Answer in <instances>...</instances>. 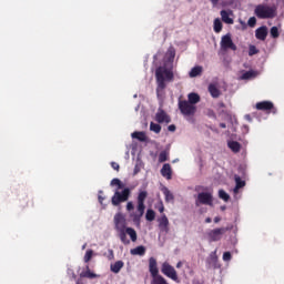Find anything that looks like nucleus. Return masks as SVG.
<instances>
[{"label": "nucleus", "mask_w": 284, "mask_h": 284, "mask_svg": "<svg viewBox=\"0 0 284 284\" xmlns=\"http://www.w3.org/2000/svg\"><path fill=\"white\" fill-rule=\"evenodd\" d=\"M219 197L225 202L230 201V194H227V192H225L224 190L219 191Z\"/></svg>", "instance_id": "e433bc0d"}, {"label": "nucleus", "mask_w": 284, "mask_h": 284, "mask_svg": "<svg viewBox=\"0 0 284 284\" xmlns=\"http://www.w3.org/2000/svg\"><path fill=\"white\" fill-rule=\"evenodd\" d=\"M115 230L119 232L125 230V215L122 213H116L113 217Z\"/></svg>", "instance_id": "f8f14e48"}, {"label": "nucleus", "mask_w": 284, "mask_h": 284, "mask_svg": "<svg viewBox=\"0 0 284 284\" xmlns=\"http://www.w3.org/2000/svg\"><path fill=\"white\" fill-rule=\"evenodd\" d=\"M235 192L236 190H241V187H245V181L241 180V178H235Z\"/></svg>", "instance_id": "72a5a7b5"}, {"label": "nucleus", "mask_w": 284, "mask_h": 284, "mask_svg": "<svg viewBox=\"0 0 284 284\" xmlns=\"http://www.w3.org/2000/svg\"><path fill=\"white\" fill-rule=\"evenodd\" d=\"M201 74H203V67L196 65V67L191 69L190 73H189V77L191 79H194L196 77H201Z\"/></svg>", "instance_id": "a211bd4d"}, {"label": "nucleus", "mask_w": 284, "mask_h": 284, "mask_svg": "<svg viewBox=\"0 0 284 284\" xmlns=\"http://www.w3.org/2000/svg\"><path fill=\"white\" fill-rule=\"evenodd\" d=\"M221 48L222 50H233V52H236L237 50L236 44H234V41H232L231 34L222 37Z\"/></svg>", "instance_id": "9d476101"}, {"label": "nucleus", "mask_w": 284, "mask_h": 284, "mask_svg": "<svg viewBox=\"0 0 284 284\" xmlns=\"http://www.w3.org/2000/svg\"><path fill=\"white\" fill-rule=\"evenodd\" d=\"M98 199H99V203H101V204H103V201H105V197H103L101 195H99Z\"/></svg>", "instance_id": "09e8293b"}, {"label": "nucleus", "mask_w": 284, "mask_h": 284, "mask_svg": "<svg viewBox=\"0 0 284 284\" xmlns=\"http://www.w3.org/2000/svg\"><path fill=\"white\" fill-rule=\"evenodd\" d=\"M213 30L219 34L223 30V22H221V19L216 18L213 22Z\"/></svg>", "instance_id": "bb28decb"}, {"label": "nucleus", "mask_w": 284, "mask_h": 284, "mask_svg": "<svg viewBox=\"0 0 284 284\" xmlns=\"http://www.w3.org/2000/svg\"><path fill=\"white\" fill-rule=\"evenodd\" d=\"M132 139H136L138 141H141L142 143L148 141V135H145V132L143 131H135L131 134Z\"/></svg>", "instance_id": "aec40b11"}, {"label": "nucleus", "mask_w": 284, "mask_h": 284, "mask_svg": "<svg viewBox=\"0 0 284 284\" xmlns=\"http://www.w3.org/2000/svg\"><path fill=\"white\" fill-rule=\"evenodd\" d=\"M168 151H162L159 155V163H165V161H168Z\"/></svg>", "instance_id": "4c0bfd02"}, {"label": "nucleus", "mask_w": 284, "mask_h": 284, "mask_svg": "<svg viewBox=\"0 0 284 284\" xmlns=\"http://www.w3.org/2000/svg\"><path fill=\"white\" fill-rule=\"evenodd\" d=\"M270 34L272 39H278L281 37V32L278 31V27H272L270 30Z\"/></svg>", "instance_id": "2f4dec72"}, {"label": "nucleus", "mask_w": 284, "mask_h": 284, "mask_svg": "<svg viewBox=\"0 0 284 284\" xmlns=\"http://www.w3.org/2000/svg\"><path fill=\"white\" fill-rule=\"evenodd\" d=\"M254 54H258V49L255 45H250L248 48V57H254Z\"/></svg>", "instance_id": "a19ab883"}, {"label": "nucleus", "mask_w": 284, "mask_h": 284, "mask_svg": "<svg viewBox=\"0 0 284 284\" xmlns=\"http://www.w3.org/2000/svg\"><path fill=\"white\" fill-rule=\"evenodd\" d=\"M179 110L184 116H194L196 114V105L191 104L187 100L179 102Z\"/></svg>", "instance_id": "0eeeda50"}, {"label": "nucleus", "mask_w": 284, "mask_h": 284, "mask_svg": "<svg viewBox=\"0 0 284 284\" xmlns=\"http://www.w3.org/2000/svg\"><path fill=\"white\" fill-rule=\"evenodd\" d=\"M169 132H176V125L171 124L168 126Z\"/></svg>", "instance_id": "de8ad7c7"}, {"label": "nucleus", "mask_w": 284, "mask_h": 284, "mask_svg": "<svg viewBox=\"0 0 284 284\" xmlns=\"http://www.w3.org/2000/svg\"><path fill=\"white\" fill-rule=\"evenodd\" d=\"M162 274L166 276L168 278H171V281H174L175 283H181L179 280V274L176 273V268L172 266L170 263L164 262L161 267Z\"/></svg>", "instance_id": "423d86ee"}, {"label": "nucleus", "mask_w": 284, "mask_h": 284, "mask_svg": "<svg viewBox=\"0 0 284 284\" xmlns=\"http://www.w3.org/2000/svg\"><path fill=\"white\" fill-rule=\"evenodd\" d=\"M214 223H221V217L215 216V217H214Z\"/></svg>", "instance_id": "3c124183"}, {"label": "nucleus", "mask_w": 284, "mask_h": 284, "mask_svg": "<svg viewBox=\"0 0 284 284\" xmlns=\"http://www.w3.org/2000/svg\"><path fill=\"white\" fill-rule=\"evenodd\" d=\"M227 146L230 148V150H232V152H234L235 154L241 152V143H239L237 141H231L227 143Z\"/></svg>", "instance_id": "393cba45"}, {"label": "nucleus", "mask_w": 284, "mask_h": 284, "mask_svg": "<svg viewBox=\"0 0 284 284\" xmlns=\"http://www.w3.org/2000/svg\"><path fill=\"white\" fill-rule=\"evenodd\" d=\"M149 272H150L152 278H154L156 276H161V274H159V265L156 263V258H154V257L149 258Z\"/></svg>", "instance_id": "ddd939ff"}, {"label": "nucleus", "mask_w": 284, "mask_h": 284, "mask_svg": "<svg viewBox=\"0 0 284 284\" xmlns=\"http://www.w3.org/2000/svg\"><path fill=\"white\" fill-rule=\"evenodd\" d=\"M209 92L213 99H219L221 97V90H219L216 84H210Z\"/></svg>", "instance_id": "6ab92c4d"}, {"label": "nucleus", "mask_w": 284, "mask_h": 284, "mask_svg": "<svg viewBox=\"0 0 284 284\" xmlns=\"http://www.w3.org/2000/svg\"><path fill=\"white\" fill-rule=\"evenodd\" d=\"M255 108L261 112H266V114H276V109L274 108V102L272 101H262L255 104Z\"/></svg>", "instance_id": "1a4fd4ad"}, {"label": "nucleus", "mask_w": 284, "mask_h": 284, "mask_svg": "<svg viewBox=\"0 0 284 284\" xmlns=\"http://www.w3.org/2000/svg\"><path fill=\"white\" fill-rule=\"evenodd\" d=\"M220 128H222L223 130H225V128H227V125L225 123H220Z\"/></svg>", "instance_id": "5fc2aeb1"}, {"label": "nucleus", "mask_w": 284, "mask_h": 284, "mask_svg": "<svg viewBox=\"0 0 284 284\" xmlns=\"http://www.w3.org/2000/svg\"><path fill=\"white\" fill-rule=\"evenodd\" d=\"M205 223H212V217H206Z\"/></svg>", "instance_id": "6e6d98bb"}, {"label": "nucleus", "mask_w": 284, "mask_h": 284, "mask_svg": "<svg viewBox=\"0 0 284 284\" xmlns=\"http://www.w3.org/2000/svg\"><path fill=\"white\" fill-rule=\"evenodd\" d=\"M267 27L265 26H262L255 30V39H257V41H265V39H267Z\"/></svg>", "instance_id": "4468645a"}, {"label": "nucleus", "mask_w": 284, "mask_h": 284, "mask_svg": "<svg viewBox=\"0 0 284 284\" xmlns=\"http://www.w3.org/2000/svg\"><path fill=\"white\" fill-rule=\"evenodd\" d=\"M124 230H125L126 234L130 236L131 241L133 243H136V239H138L136 231L132 227H126Z\"/></svg>", "instance_id": "c756f323"}, {"label": "nucleus", "mask_w": 284, "mask_h": 284, "mask_svg": "<svg viewBox=\"0 0 284 284\" xmlns=\"http://www.w3.org/2000/svg\"><path fill=\"white\" fill-rule=\"evenodd\" d=\"M162 192L164 194V199L166 203H172V201H174V194H172V192L170 191V189H168V186H164L162 189Z\"/></svg>", "instance_id": "5701e85b"}, {"label": "nucleus", "mask_w": 284, "mask_h": 284, "mask_svg": "<svg viewBox=\"0 0 284 284\" xmlns=\"http://www.w3.org/2000/svg\"><path fill=\"white\" fill-rule=\"evenodd\" d=\"M150 130H151V132H155V134H160L161 133L160 124H156L154 122L150 123Z\"/></svg>", "instance_id": "473e14b6"}, {"label": "nucleus", "mask_w": 284, "mask_h": 284, "mask_svg": "<svg viewBox=\"0 0 284 284\" xmlns=\"http://www.w3.org/2000/svg\"><path fill=\"white\" fill-rule=\"evenodd\" d=\"M222 212H225L226 206H221Z\"/></svg>", "instance_id": "4d7b16f0"}, {"label": "nucleus", "mask_w": 284, "mask_h": 284, "mask_svg": "<svg viewBox=\"0 0 284 284\" xmlns=\"http://www.w3.org/2000/svg\"><path fill=\"white\" fill-rule=\"evenodd\" d=\"M111 168H112L113 170H116V172H119V170H120V165H119V163H116V162H111Z\"/></svg>", "instance_id": "49530a36"}, {"label": "nucleus", "mask_w": 284, "mask_h": 284, "mask_svg": "<svg viewBox=\"0 0 284 284\" xmlns=\"http://www.w3.org/2000/svg\"><path fill=\"white\" fill-rule=\"evenodd\" d=\"M85 245H87V244H84V245L82 246V250H85Z\"/></svg>", "instance_id": "052dcab7"}, {"label": "nucleus", "mask_w": 284, "mask_h": 284, "mask_svg": "<svg viewBox=\"0 0 284 284\" xmlns=\"http://www.w3.org/2000/svg\"><path fill=\"white\" fill-rule=\"evenodd\" d=\"M92 256H94V251L88 250L84 255V263H90L92 261Z\"/></svg>", "instance_id": "c9c22d12"}, {"label": "nucleus", "mask_w": 284, "mask_h": 284, "mask_svg": "<svg viewBox=\"0 0 284 284\" xmlns=\"http://www.w3.org/2000/svg\"><path fill=\"white\" fill-rule=\"evenodd\" d=\"M111 185H118V191L124 187L123 182L116 178L111 181Z\"/></svg>", "instance_id": "58836bf2"}, {"label": "nucleus", "mask_w": 284, "mask_h": 284, "mask_svg": "<svg viewBox=\"0 0 284 284\" xmlns=\"http://www.w3.org/2000/svg\"><path fill=\"white\" fill-rule=\"evenodd\" d=\"M276 6L267 3L257 4L254 9V14L257 19H275L278 14Z\"/></svg>", "instance_id": "f03ea898"}, {"label": "nucleus", "mask_w": 284, "mask_h": 284, "mask_svg": "<svg viewBox=\"0 0 284 284\" xmlns=\"http://www.w3.org/2000/svg\"><path fill=\"white\" fill-rule=\"evenodd\" d=\"M132 210H134V203L128 202V203H126V211H128V212H132Z\"/></svg>", "instance_id": "a18cd8bd"}, {"label": "nucleus", "mask_w": 284, "mask_h": 284, "mask_svg": "<svg viewBox=\"0 0 284 284\" xmlns=\"http://www.w3.org/2000/svg\"><path fill=\"white\" fill-rule=\"evenodd\" d=\"M155 209L158 210V212H160V214H163V212H165V206L163 205V201L160 200V202L155 205Z\"/></svg>", "instance_id": "79ce46f5"}, {"label": "nucleus", "mask_w": 284, "mask_h": 284, "mask_svg": "<svg viewBox=\"0 0 284 284\" xmlns=\"http://www.w3.org/2000/svg\"><path fill=\"white\" fill-rule=\"evenodd\" d=\"M220 14H221V19H222L223 23H227L229 26H233L234 19H232L230 17V14H232V11L222 10L220 12Z\"/></svg>", "instance_id": "dca6fc26"}, {"label": "nucleus", "mask_w": 284, "mask_h": 284, "mask_svg": "<svg viewBox=\"0 0 284 284\" xmlns=\"http://www.w3.org/2000/svg\"><path fill=\"white\" fill-rule=\"evenodd\" d=\"M220 108H225V104L223 102L220 103Z\"/></svg>", "instance_id": "13d9d810"}, {"label": "nucleus", "mask_w": 284, "mask_h": 284, "mask_svg": "<svg viewBox=\"0 0 284 284\" xmlns=\"http://www.w3.org/2000/svg\"><path fill=\"white\" fill-rule=\"evenodd\" d=\"M130 253L132 254V256H145V246H136L135 248H132Z\"/></svg>", "instance_id": "412c9836"}, {"label": "nucleus", "mask_w": 284, "mask_h": 284, "mask_svg": "<svg viewBox=\"0 0 284 284\" xmlns=\"http://www.w3.org/2000/svg\"><path fill=\"white\" fill-rule=\"evenodd\" d=\"M155 121L158 123H171L172 118L165 112L163 109H159L156 114H155Z\"/></svg>", "instance_id": "9b49d317"}, {"label": "nucleus", "mask_w": 284, "mask_h": 284, "mask_svg": "<svg viewBox=\"0 0 284 284\" xmlns=\"http://www.w3.org/2000/svg\"><path fill=\"white\" fill-rule=\"evenodd\" d=\"M187 99V103H191V105H196V103L201 101V95L197 93H189Z\"/></svg>", "instance_id": "b1692460"}, {"label": "nucleus", "mask_w": 284, "mask_h": 284, "mask_svg": "<svg viewBox=\"0 0 284 284\" xmlns=\"http://www.w3.org/2000/svg\"><path fill=\"white\" fill-rule=\"evenodd\" d=\"M132 194V191L130 187H125L122 191L116 190L111 197V203L114 207H119L121 203H125V201L130 200V195Z\"/></svg>", "instance_id": "7ed1b4c3"}, {"label": "nucleus", "mask_w": 284, "mask_h": 284, "mask_svg": "<svg viewBox=\"0 0 284 284\" xmlns=\"http://www.w3.org/2000/svg\"><path fill=\"white\" fill-rule=\"evenodd\" d=\"M124 265L125 263H123V261H116L114 264H111V272H113V274H119Z\"/></svg>", "instance_id": "4be33fe9"}, {"label": "nucleus", "mask_w": 284, "mask_h": 284, "mask_svg": "<svg viewBox=\"0 0 284 284\" xmlns=\"http://www.w3.org/2000/svg\"><path fill=\"white\" fill-rule=\"evenodd\" d=\"M151 284H170V283H168V280H165L163 275H158L155 277H152Z\"/></svg>", "instance_id": "c85d7f7f"}, {"label": "nucleus", "mask_w": 284, "mask_h": 284, "mask_svg": "<svg viewBox=\"0 0 284 284\" xmlns=\"http://www.w3.org/2000/svg\"><path fill=\"white\" fill-rule=\"evenodd\" d=\"M196 207H201V205H209L212 207L214 205V195L210 192H201L197 194L195 199Z\"/></svg>", "instance_id": "20e7f679"}, {"label": "nucleus", "mask_w": 284, "mask_h": 284, "mask_svg": "<svg viewBox=\"0 0 284 284\" xmlns=\"http://www.w3.org/2000/svg\"><path fill=\"white\" fill-rule=\"evenodd\" d=\"M213 6L219 4V0H210Z\"/></svg>", "instance_id": "603ef678"}, {"label": "nucleus", "mask_w": 284, "mask_h": 284, "mask_svg": "<svg viewBox=\"0 0 284 284\" xmlns=\"http://www.w3.org/2000/svg\"><path fill=\"white\" fill-rule=\"evenodd\" d=\"M120 241L123 243V245H130V240H128V233L125 232V229L118 231Z\"/></svg>", "instance_id": "a878e982"}, {"label": "nucleus", "mask_w": 284, "mask_h": 284, "mask_svg": "<svg viewBox=\"0 0 284 284\" xmlns=\"http://www.w3.org/2000/svg\"><path fill=\"white\" fill-rule=\"evenodd\" d=\"M223 261H225V262L232 261V253H230V252H224V253H223Z\"/></svg>", "instance_id": "c03bdc74"}, {"label": "nucleus", "mask_w": 284, "mask_h": 284, "mask_svg": "<svg viewBox=\"0 0 284 284\" xmlns=\"http://www.w3.org/2000/svg\"><path fill=\"white\" fill-rule=\"evenodd\" d=\"M155 80H156V94H161L165 88H168V84H165V81H174V72L172 70L168 69L166 67H159L155 70Z\"/></svg>", "instance_id": "f257e3e1"}, {"label": "nucleus", "mask_w": 284, "mask_h": 284, "mask_svg": "<svg viewBox=\"0 0 284 284\" xmlns=\"http://www.w3.org/2000/svg\"><path fill=\"white\" fill-rule=\"evenodd\" d=\"M161 175L168 181L172 179V166L170 165V163H166L162 166Z\"/></svg>", "instance_id": "f3484780"}, {"label": "nucleus", "mask_w": 284, "mask_h": 284, "mask_svg": "<svg viewBox=\"0 0 284 284\" xmlns=\"http://www.w3.org/2000/svg\"><path fill=\"white\" fill-rule=\"evenodd\" d=\"M181 267H183V262H178V263H176V268H178V270H181Z\"/></svg>", "instance_id": "8fccbe9b"}, {"label": "nucleus", "mask_w": 284, "mask_h": 284, "mask_svg": "<svg viewBox=\"0 0 284 284\" xmlns=\"http://www.w3.org/2000/svg\"><path fill=\"white\" fill-rule=\"evenodd\" d=\"M166 54L169 57V61H174V57H176V51L174 50V48H170Z\"/></svg>", "instance_id": "ea45409f"}, {"label": "nucleus", "mask_w": 284, "mask_h": 284, "mask_svg": "<svg viewBox=\"0 0 284 284\" xmlns=\"http://www.w3.org/2000/svg\"><path fill=\"white\" fill-rule=\"evenodd\" d=\"M81 278H97V274L90 271V266H87V271L80 274Z\"/></svg>", "instance_id": "cd10ccee"}, {"label": "nucleus", "mask_w": 284, "mask_h": 284, "mask_svg": "<svg viewBox=\"0 0 284 284\" xmlns=\"http://www.w3.org/2000/svg\"><path fill=\"white\" fill-rule=\"evenodd\" d=\"M247 121H252V118L250 115H246Z\"/></svg>", "instance_id": "bf43d9fd"}, {"label": "nucleus", "mask_w": 284, "mask_h": 284, "mask_svg": "<svg viewBox=\"0 0 284 284\" xmlns=\"http://www.w3.org/2000/svg\"><path fill=\"white\" fill-rule=\"evenodd\" d=\"M247 26L250 28H254V26H256V18L255 17H251L247 21Z\"/></svg>", "instance_id": "37998d69"}, {"label": "nucleus", "mask_w": 284, "mask_h": 284, "mask_svg": "<svg viewBox=\"0 0 284 284\" xmlns=\"http://www.w3.org/2000/svg\"><path fill=\"white\" fill-rule=\"evenodd\" d=\"M254 77H256V72L254 71H246L242 74L243 80H247V79H254Z\"/></svg>", "instance_id": "f704fd0d"}, {"label": "nucleus", "mask_w": 284, "mask_h": 284, "mask_svg": "<svg viewBox=\"0 0 284 284\" xmlns=\"http://www.w3.org/2000/svg\"><path fill=\"white\" fill-rule=\"evenodd\" d=\"M145 219L146 221H150V222L154 221V219H156V213L154 212V210L149 209L146 211Z\"/></svg>", "instance_id": "7c9ffc66"}, {"label": "nucleus", "mask_w": 284, "mask_h": 284, "mask_svg": "<svg viewBox=\"0 0 284 284\" xmlns=\"http://www.w3.org/2000/svg\"><path fill=\"white\" fill-rule=\"evenodd\" d=\"M109 252H110V258H114V251H112V250H109Z\"/></svg>", "instance_id": "864d4df0"}, {"label": "nucleus", "mask_w": 284, "mask_h": 284, "mask_svg": "<svg viewBox=\"0 0 284 284\" xmlns=\"http://www.w3.org/2000/svg\"><path fill=\"white\" fill-rule=\"evenodd\" d=\"M148 199V192L142 191L138 195V214L134 215V221H139L143 214H145V200Z\"/></svg>", "instance_id": "6e6552de"}, {"label": "nucleus", "mask_w": 284, "mask_h": 284, "mask_svg": "<svg viewBox=\"0 0 284 284\" xmlns=\"http://www.w3.org/2000/svg\"><path fill=\"white\" fill-rule=\"evenodd\" d=\"M170 220H168V215L163 214L159 220V227L162 232H170Z\"/></svg>", "instance_id": "2eb2a0df"}, {"label": "nucleus", "mask_w": 284, "mask_h": 284, "mask_svg": "<svg viewBox=\"0 0 284 284\" xmlns=\"http://www.w3.org/2000/svg\"><path fill=\"white\" fill-rule=\"evenodd\" d=\"M230 227H217L206 232L207 240L211 243H216L223 239V235L229 232Z\"/></svg>", "instance_id": "39448f33"}]
</instances>
